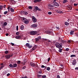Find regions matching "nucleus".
Listing matches in <instances>:
<instances>
[{
	"mask_svg": "<svg viewBox=\"0 0 78 78\" xmlns=\"http://www.w3.org/2000/svg\"><path fill=\"white\" fill-rule=\"evenodd\" d=\"M58 41L60 42L61 43H56L55 44V46H56L57 48H61L62 47V44H65L66 43V41H65L63 40L62 39V38L59 37H58Z\"/></svg>",
	"mask_w": 78,
	"mask_h": 78,
	"instance_id": "1",
	"label": "nucleus"
},
{
	"mask_svg": "<svg viewBox=\"0 0 78 78\" xmlns=\"http://www.w3.org/2000/svg\"><path fill=\"white\" fill-rule=\"evenodd\" d=\"M12 56H13L12 54L7 55H5V57L6 59H8L11 58V57H12Z\"/></svg>",
	"mask_w": 78,
	"mask_h": 78,
	"instance_id": "2",
	"label": "nucleus"
},
{
	"mask_svg": "<svg viewBox=\"0 0 78 78\" xmlns=\"http://www.w3.org/2000/svg\"><path fill=\"white\" fill-rule=\"evenodd\" d=\"M45 33L46 34H50V35H53V32L50 31V30H46L44 31Z\"/></svg>",
	"mask_w": 78,
	"mask_h": 78,
	"instance_id": "3",
	"label": "nucleus"
},
{
	"mask_svg": "<svg viewBox=\"0 0 78 78\" xmlns=\"http://www.w3.org/2000/svg\"><path fill=\"white\" fill-rule=\"evenodd\" d=\"M22 20H23V21L24 22V23L26 24H28L29 23V22L27 20V19L25 18H23Z\"/></svg>",
	"mask_w": 78,
	"mask_h": 78,
	"instance_id": "4",
	"label": "nucleus"
},
{
	"mask_svg": "<svg viewBox=\"0 0 78 78\" xmlns=\"http://www.w3.org/2000/svg\"><path fill=\"white\" fill-rule=\"evenodd\" d=\"M37 33V31H32L30 33L31 35H36V34Z\"/></svg>",
	"mask_w": 78,
	"mask_h": 78,
	"instance_id": "5",
	"label": "nucleus"
},
{
	"mask_svg": "<svg viewBox=\"0 0 78 78\" xmlns=\"http://www.w3.org/2000/svg\"><path fill=\"white\" fill-rule=\"evenodd\" d=\"M32 20L34 23H36L37 22V19L34 16H32Z\"/></svg>",
	"mask_w": 78,
	"mask_h": 78,
	"instance_id": "6",
	"label": "nucleus"
},
{
	"mask_svg": "<svg viewBox=\"0 0 78 78\" xmlns=\"http://www.w3.org/2000/svg\"><path fill=\"white\" fill-rule=\"evenodd\" d=\"M53 3L54 6H59V5L55 1L54 2L53 1Z\"/></svg>",
	"mask_w": 78,
	"mask_h": 78,
	"instance_id": "7",
	"label": "nucleus"
},
{
	"mask_svg": "<svg viewBox=\"0 0 78 78\" xmlns=\"http://www.w3.org/2000/svg\"><path fill=\"white\" fill-rule=\"evenodd\" d=\"M36 48H37V46H36V45H34V46L31 49V51H33L34 50H35Z\"/></svg>",
	"mask_w": 78,
	"mask_h": 78,
	"instance_id": "8",
	"label": "nucleus"
},
{
	"mask_svg": "<svg viewBox=\"0 0 78 78\" xmlns=\"http://www.w3.org/2000/svg\"><path fill=\"white\" fill-rule=\"evenodd\" d=\"M21 12L24 14V15H27L28 14V12L25 10L22 11Z\"/></svg>",
	"mask_w": 78,
	"mask_h": 78,
	"instance_id": "9",
	"label": "nucleus"
},
{
	"mask_svg": "<svg viewBox=\"0 0 78 78\" xmlns=\"http://www.w3.org/2000/svg\"><path fill=\"white\" fill-rule=\"evenodd\" d=\"M29 65L32 67H34L35 66V63L31 62L29 63Z\"/></svg>",
	"mask_w": 78,
	"mask_h": 78,
	"instance_id": "10",
	"label": "nucleus"
},
{
	"mask_svg": "<svg viewBox=\"0 0 78 78\" xmlns=\"http://www.w3.org/2000/svg\"><path fill=\"white\" fill-rule=\"evenodd\" d=\"M31 27L33 28H37V25L36 24H34L31 25Z\"/></svg>",
	"mask_w": 78,
	"mask_h": 78,
	"instance_id": "11",
	"label": "nucleus"
},
{
	"mask_svg": "<svg viewBox=\"0 0 78 78\" xmlns=\"http://www.w3.org/2000/svg\"><path fill=\"white\" fill-rule=\"evenodd\" d=\"M56 12H57V13H59V14H61V13H63V12L62 11H61L60 10H56Z\"/></svg>",
	"mask_w": 78,
	"mask_h": 78,
	"instance_id": "12",
	"label": "nucleus"
},
{
	"mask_svg": "<svg viewBox=\"0 0 78 78\" xmlns=\"http://www.w3.org/2000/svg\"><path fill=\"white\" fill-rule=\"evenodd\" d=\"M76 64V60L73 61V62L72 63V65L73 66H75Z\"/></svg>",
	"mask_w": 78,
	"mask_h": 78,
	"instance_id": "13",
	"label": "nucleus"
},
{
	"mask_svg": "<svg viewBox=\"0 0 78 78\" xmlns=\"http://www.w3.org/2000/svg\"><path fill=\"white\" fill-rule=\"evenodd\" d=\"M34 10L35 11H37L38 10V7L37 6H35L34 8Z\"/></svg>",
	"mask_w": 78,
	"mask_h": 78,
	"instance_id": "14",
	"label": "nucleus"
},
{
	"mask_svg": "<svg viewBox=\"0 0 78 78\" xmlns=\"http://www.w3.org/2000/svg\"><path fill=\"white\" fill-rule=\"evenodd\" d=\"M15 38L16 39H20V38H21V36L19 35L16 36L15 37Z\"/></svg>",
	"mask_w": 78,
	"mask_h": 78,
	"instance_id": "15",
	"label": "nucleus"
},
{
	"mask_svg": "<svg viewBox=\"0 0 78 78\" xmlns=\"http://www.w3.org/2000/svg\"><path fill=\"white\" fill-rule=\"evenodd\" d=\"M13 67L15 68V67H17V64L16 63H15L13 64Z\"/></svg>",
	"mask_w": 78,
	"mask_h": 78,
	"instance_id": "16",
	"label": "nucleus"
},
{
	"mask_svg": "<svg viewBox=\"0 0 78 78\" xmlns=\"http://www.w3.org/2000/svg\"><path fill=\"white\" fill-rule=\"evenodd\" d=\"M73 33H74V31L73 30H71L70 32V34L71 35H73Z\"/></svg>",
	"mask_w": 78,
	"mask_h": 78,
	"instance_id": "17",
	"label": "nucleus"
},
{
	"mask_svg": "<svg viewBox=\"0 0 78 78\" xmlns=\"http://www.w3.org/2000/svg\"><path fill=\"white\" fill-rule=\"evenodd\" d=\"M65 25H66L67 26H68V25H69V23L67 22H65Z\"/></svg>",
	"mask_w": 78,
	"mask_h": 78,
	"instance_id": "18",
	"label": "nucleus"
},
{
	"mask_svg": "<svg viewBox=\"0 0 78 78\" xmlns=\"http://www.w3.org/2000/svg\"><path fill=\"white\" fill-rule=\"evenodd\" d=\"M20 28L21 30H23L24 29V26H23V25H22L21 26Z\"/></svg>",
	"mask_w": 78,
	"mask_h": 78,
	"instance_id": "19",
	"label": "nucleus"
},
{
	"mask_svg": "<svg viewBox=\"0 0 78 78\" xmlns=\"http://www.w3.org/2000/svg\"><path fill=\"white\" fill-rule=\"evenodd\" d=\"M58 51L60 53H61V52H62V49H61V48H59V49L58 50Z\"/></svg>",
	"mask_w": 78,
	"mask_h": 78,
	"instance_id": "20",
	"label": "nucleus"
},
{
	"mask_svg": "<svg viewBox=\"0 0 78 78\" xmlns=\"http://www.w3.org/2000/svg\"><path fill=\"white\" fill-rule=\"evenodd\" d=\"M45 41H46L48 42H51V41L49 40H47V39H45Z\"/></svg>",
	"mask_w": 78,
	"mask_h": 78,
	"instance_id": "21",
	"label": "nucleus"
},
{
	"mask_svg": "<svg viewBox=\"0 0 78 78\" xmlns=\"http://www.w3.org/2000/svg\"><path fill=\"white\" fill-rule=\"evenodd\" d=\"M68 1L67 0H64L63 1V3H67Z\"/></svg>",
	"mask_w": 78,
	"mask_h": 78,
	"instance_id": "22",
	"label": "nucleus"
},
{
	"mask_svg": "<svg viewBox=\"0 0 78 78\" xmlns=\"http://www.w3.org/2000/svg\"><path fill=\"white\" fill-rule=\"evenodd\" d=\"M10 11L11 12H14V9L11 8H10Z\"/></svg>",
	"mask_w": 78,
	"mask_h": 78,
	"instance_id": "23",
	"label": "nucleus"
},
{
	"mask_svg": "<svg viewBox=\"0 0 78 78\" xmlns=\"http://www.w3.org/2000/svg\"><path fill=\"white\" fill-rule=\"evenodd\" d=\"M9 67L11 68H13V66L12 64H10L9 65Z\"/></svg>",
	"mask_w": 78,
	"mask_h": 78,
	"instance_id": "24",
	"label": "nucleus"
},
{
	"mask_svg": "<svg viewBox=\"0 0 78 78\" xmlns=\"http://www.w3.org/2000/svg\"><path fill=\"white\" fill-rule=\"evenodd\" d=\"M26 47H29L30 46V44L27 43L26 44Z\"/></svg>",
	"mask_w": 78,
	"mask_h": 78,
	"instance_id": "25",
	"label": "nucleus"
},
{
	"mask_svg": "<svg viewBox=\"0 0 78 78\" xmlns=\"http://www.w3.org/2000/svg\"><path fill=\"white\" fill-rule=\"evenodd\" d=\"M28 8L30 9H33V7L31 6H29L28 7Z\"/></svg>",
	"mask_w": 78,
	"mask_h": 78,
	"instance_id": "26",
	"label": "nucleus"
},
{
	"mask_svg": "<svg viewBox=\"0 0 78 78\" xmlns=\"http://www.w3.org/2000/svg\"><path fill=\"white\" fill-rule=\"evenodd\" d=\"M55 28L56 29V30L57 31H58V30H60V28L58 27H55Z\"/></svg>",
	"mask_w": 78,
	"mask_h": 78,
	"instance_id": "27",
	"label": "nucleus"
},
{
	"mask_svg": "<svg viewBox=\"0 0 78 78\" xmlns=\"http://www.w3.org/2000/svg\"><path fill=\"white\" fill-rule=\"evenodd\" d=\"M42 75H39V74H38L37 75V77H38V78H41V76L42 77Z\"/></svg>",
	"mask_w": 78,
	"mask_h": 78,
	"instance_id": "28",
	"label": "nucleus"
},
{
	"mask_svg": "<svg viewBox=\"0 0 78 78\" xmlns=\"http://www.w3.org/2000/svg\"><path fill=\"white\" fill-rule=\"evenodd\" d=\"M7 24L8 23H7L5 22L4 23L3 25H4V26H6Z\"/></svg>",
	"mask_w": 78,
	"mask_h": 78,
	"instance_id": "29",
	"label": "nucleus"
},
{
	"mask_svg": "<svg viewBox=\"0 0 78 78\" xmlns=\"http://www.w3.org/2000/svg\"><path fill=\"white\" fill-rule=\"evenodd\" d=\"M75 56H76L75 55H71V58H73V57H75Z\"/></svg>",
	"mask_w": 78,
	"mask_h": 78,
	"instance_id": "30",
	"label": "nucleus"
},
{
	"mask_svg": "<svg viewBox=\"0 0 78 78\" xmlns=\"http://www.w3.org/2000/svg\"><path fill=\"white\" fill-rule=\"evenodd\" d=\"M3 9V6L0 5V11H1L2 9Z\"/></svg>",
	"mask_w": 78,
	"mask_h": 78,
	"instance_id": "31",
	"label": "nucleus"
},
{
	"mask_svg": "<svg viewBox=\"0 0 78 78\" xmlns=\"http://www.w3.org/2000/svg\"><path fill=\"white\" fill-rule=\"evenodd\" d=\"M8 53H9V52H8V51H5V54H8Z\"/></svg>",
	"mask_w": 78,
	"mask_h": 78,
	"instance_id": "32",
	"label": "nucleus"
},
{
	"mask_svg": "<svg viewBox=\"0 0 78 78\" xmlns=\"http://www.w3.org/2000/svg\"><path fill=\"white\" fill-rule=\"evenodd\" d=\"M20 63H21L20 61L19 60L17 61V64H20Z\"/></svg>",
	"mask_w": 78,
	"mask_h": 78,
	"instance_id": "33",
	"label": "nucleus"
},
{
	"mask_svg": "<svg viewBox=\"0 0 78 78\" xmlns=\"http://www.w3.org/2000/svg\"><path fill=\"white\" fill-rule=\"evenodd\" d=\"M35 41H36V42H38V41H39V39H38L37 38H36Z\"/></svg>",
	"mask_w": 78,
	"mask_h": 78,
	"instance_id": "34",
	"label": "nucleus"
},
{
	"mask_svg": "<svg viewBox=\"0 0 78 78\" xmlns=\"http://www.w3.org/2000/svg\"><path fill=\"white\" fill-rule=\"evenodd\" d=\"M47 70H48V71H49V70H50V67H48L47 68Z\"/></svg>",
	"mask_w": 78,
	"mask_h": 78,
	"instance_id": "35",
	"label": "nucleus"
},
{
	"mask_svg": "<svg viewBox=\"0 0 78 78\" xmlns=\"http://www.w3.org/2000/svg\"><path fill=\"white\" fill-rule=\"evenodd\" d=\"M69 48H66V51H69Z\"/></svg>",
	"mask_w": 78,
	"mask_h": 78,
	"instance_id": "36",
	"label": "nucleus"
},
{
	"mask_svg": "<svg viewBox=\"0 0 78 78\" xmlns=\"http://www.w3.org/2000/svg\"><path fill=\"white\" fill-rule=\"evenodd\" d=\"M41 78H46V75H43L42 76V77Z\"/></svg>",
	"mask_w": 78,
	"mask_h": 78,
	"instance_id": "37",
	"label": "nucleus"
},
{
	"mask_svg": "<svg viewBox=\"0 0 78 78\" xmlns=\"http://www.w3.org/2000/svg\"><path fill=\"white\" fill-rule=\"evenodd\" d=\"M48 14L50 15L52 14V13L51 12H48Z\"/></svg>",
	"mask_w": 78,
	"mask_h": 78,
	"instance_id": "38",
	"label": "nucleus"
},
{
	"mask_svg": "<svg viewBox=\"0 0 78 78\" xmlns=\"http://www.w3.org/2000/svg\"><path fill=\"white\" fill-rule=\"evenodd\" d=\"M4 66H2L0 68V70H1L2 69H3V67H4Z\"/></svg>",
	"mask_w": 78,
	"mask_h": 78,
	"instance_id": "39",
	"label": "nucleus"
},
{
	"mask_svg": "<svg viewBox=\"0 0 78 78\" xmlns=\"http://www.w3.org/2000/svg\"><path fill=\"white\" fill-rule=\"evenodd\" d=\"M68 8L69 9V10H72V7H69Z\"/></svg>",
	"mask_w": 78,
	"mask_h": 78,
	"instance_id": "40",
	"label": "nucleus"
},
{
	"mask_svg": "<svg viewBox=\"0 0 78 78\" xmlns=\"http://www.w3.org/2000/svg\"><path fill=\"white\" fill-rule=\"evenodd\" d=\"M49 6H50V7H54V6H54V5H49Z\"/></svg>",
	"mask_w": 78,
	"mask_h": 78,
	"instance_id": "41",
	"label": "nucleus"
},
{
	"mask_svg": "<svg viewBox=\"0 0 78 78\" xmlns=\"http://www.w3.org/2000/svg\"><path fill=\"white\" fill-rule=\"evenodd\" d=\"M78 4L74 3V6H78Z\"/></svg>",
	"mask_w": 78,
	"mask_h": 78,
	"instance_id": "42",
	"label": "nucleus"
},
{
	"mask_svg": "<svg viewBox=\"0 0 78 78\" xmlns=\"http://www.w3.org/2000/svg\"><path fill=\"white\" fill-rule=\"evenodd\" d=\"M32 47H33V46H32V45H31L30 46H29L28 48H32Z\"/></svg>",
	"mask_w": 78,
	"mask_h": 78,
	"instance_id": "43",
	"label": "nucleus"
},
{
	"mask_svg": "<svg viewBox=\"0 0 78 78\" xmlns=\"http://www.w3.org/2000/svg\"><path fill=\"white\" fill-rule=\"evenodd\" d=\"M34 3H37V2H37V0H34Z\"/></svg>",
	"mask_w": 78,
	"mask_h": 78,
	"instance_id": "44",
	"label": "nucleus"
},
{
	"mask_svg": "<svg viewBox=\"0 0 78 78\" xmlns=\"http://www.w3.org/2000/svg\"><path fill=\"white\" fill-rule=\"evenodd\" d=\"M7 13H8V11H5L4 12V14H7Z\"/></svg>",
	"mask_w": 78,
	"mask_h": 78,
	"instance_id": "45",
	"label": "nucleus"
},
{
	"mask_svg": "<svg viewBox=\"0 0 78 78\" xmlns=\"http://www.w3.org/2000/svg\"><path fill=\"white\" fill-rule=\"evenodd\" d=\"M16 30L17 31H18V30H19V27H18V26H16Z\"/></svg>",
	"mask_w": 78,
	"mask_h": 78,
	"instance_id": "46",
	"label": "nucleus"
},
{
	"mask_svg": "<svg viewBox=\"0 0 78 78\" xmlns=\"http://www.w3.org/2000/svg\"><path fill=\"white\" fill-rule=\"evenodd\" d=\"M48 9H50L51 10H53V8L51 7H48Z\"/></svg>",
	"mask_w": 78,
	"mask_h": 78,
	"instance_id": "47",
	"label": "nucleus"
},
{
	"mask_svg": "<svg viewBox=\"0 0 78 78\" xmlns=\"http://www.w3.org/2000/svg\"><path fill=\"white\" fill-rule=\"evenodd\" d=\"M19 32H17L16 33V35H19Z\"/></svg>",
	"mask_w": 78,
	"mask_h": 78,
	"instance_id": "48",
	"label": "nucleus"
},
{
	"mask_svg": "<svg viewBox=\"0 0 78 78\" xmlns=\"http://www.w3.org/2000/svg\"><path fill=\"white\" fill-rule=\"evenodd\" d=\"M37 38H38L39 40L41 39V36L38 37Z\"/></svg>",
	"mask_w": 78,
	"mask_h": 78,
	"instance_id": "49",
	"label": "nucleus"
},
{
	"mask_svg": "<svg viewBox=\"0 0 78 78\" xmlns=\"http://www.w3.org/2000/svg\"><path fill=\"white\" fill-rule=\"evenodd\" d=\"M50 58H48V62H49L50 61Z\"/></svg>",
	"mask_w": 78,
	"mask_h": 78,
	"instance_id": "50",
	"label": "nucleus"
},
{
	"mask_svg": "<svg viewBox=\"0 0 78 78\" xmlns=\"http://www.w3.org/2000/svg\"><path fill=\"white\" fill-rule=\"evenodd\" d=\"M11 44H11L12 45V46H14V43H11Z\"/></svg>",
	"mask_w": 78,
	"mask_h": 78,
	"instance_id": "51",
	"label": "nucleus"
},
{
	"mask_svg": "<svg viewBox=\"0 0 78 78\" xmlns=\"http://www.w3.org/2000/svg\"><path fill=\"white\" fill-rule=\"evenodd\" d=\"M35 66L36 67H37V68L38 67V65H37V64L36 65V64H35Z\"/></svg>",
	"mask_w": 78,
	"mask_h": 78,
	"instance_id": "52",
	"label": "nucleus"
},
{
	"mask_svg": "<svg viewBox=\"0 0 78 78\" xmlns=\"http://www.w3.org/2000/svg\"><path fill=\"white\" fill-rule=\"evenodd\" d=\"M57 78H61L60 77V76H59V75H57Z\"/></svg>",
	"mask_w": 78,
	"mask_h": 78,
	"instance_id": "53",
	"label": "nucleus"
},
{
	"mask_svg": "<svg viewBox=\"0 0 78 78\" xmlns=\"http://www.w3.org/2000/svg\"><path fill=\"white\" fill-rule=\"evenodd\" d=\"M41 68H44V67H45V66L44 65H41Z\"/></svg>",
	"mask_w": 78,
	"mask_h": 78,
	"instance_id": "54",
	"label": "nucleus"
},
{
	"mask_svg": "<svg viewBox=\"0 0 78 78\" xmlns=\"http://www.w3.org/2000/svg\"><path fill=\"white\" fill-rule=\"evenodd\" d=\"M37 10L39 11H41V9H39V8H38Z\"/></svg>",
	"mask_w": 78,
	"mask_h": 78,
	"instance_id": "55",
	"label": "nucleus"
},
{
	"mask_svg": "<svg viewBox=\"0 0 78 78\" xmlns=\"http://www.w3.org/2000/svg\"><path fill=\"white\" fill-rule=\"evenodd\" d=\"M76 0H71V2H74L75 1H76Z\"/></svg>",
	"mask_w": 78,
	"mask_h": 78,
	"instance_id": "56",
	"label": "nucleus"
},
{
	"mask_svg": "<svg viewBox=\"0 0 78 78\" xmlns=\"http://www.w3.org/2000/svg\"><path fill=\"white\" fill-rule=\"evenodd\" d=\"M10 75V74H9V73L7 74V76H9Z\"/></svg>",
	"mask_w": 78,
	"mask_h": 78,
	"instance_id": "57",
	"label": "nucleus"
},
{
	"mask_svg": "<svg viewBox=\"0 0 78 78\" xmlns=\"http://www.w3.org/2000/svg\"><path fill=\"white\" fill-rule=\"evenodd\" d=\"M68 42H69V43H71V42H72V41H71V40H69L68 41Z\"/></svg>",
	"mask_w": 78,
	"mask_h": 78,
	"instance_id": "58",
	"label": "nucleus"
},
{
	"mask_svg": "<svg viewBox=\"0 0 78 78\" xmlns=\"http://www.w3.org/2000/svg\"><path fill=\"white\" fill-rule=\"evenodd\" d=\"M26 68V66H24L23 67V69H25Z\"/></svg>",
	"mask_w": 78,
	"mask_h": 78,
	"instance_id": "59",
	"label": "nucleus"
},
{
	"mask_svg": "<svg viewBox=\"0 0 78 78\" xmlns=\"http://www.w3.org/2000/svg\"><path fill=\"white\" fill-rule=\"evenodd\" d=\"M41 0H37V1L38 2H41Z\"/></svg>",
	"mask_w": 78,
	"mask_h": 78,
	"instance_id": "60",
	"label": "nucleus"
},
{
	"mask_svg": "<svg viewBox=\"0 0 78 78\" xmlns=\"http://www.w3.org/2000/svg\"><path fill=\"white\" fill-rule=\"evenodd\" d=\"M7 9H10V6H9L8 7V8H7Z\"/></svg>",
	"mask_w": 78,
	"mask_h": 78,
	"instance_id": "61",
	"label": "nucleus"
},
{
	"mask_svg": "<svg viewBox=\"0 0 78 78\" xmlns=\"http://www.w3.org/2000/svg\"><path fill=\"white\" fill-rule=\"evenodd\" d=\"M75 70H78V67L75 68Z\"/></svg>",
	"mask_w": 78,
	"mask_h": 78,
	"instance_id": "62",
	"label": "nucleus"
},
{
	"mask_svg": "<svg viewBox=\"0 0 78 78\" xmlns=\"http://www.w3.org/2000/svg\"><path fill=\"white\" fill-rule=\"evenodd\" d=\"M11 2H15V1H14V0H10Z\"/></svg>",
	"mask_w": 78,
	"mask_h": 78,
	"instance_id": "63",
	"label": "nucleus"
},
{
	"mask_svg": "<svg viewBox=\"0 0 78 78\" xmlns=\"http://www.w3.org/2000/svg\"><path fill=\"white\" fill-rule=\"evenodd\" d=\"M22 78H27V76H25V77H22Z\"/></svg>",
	"mask_w": 78,
	"mask_h": 78,
	"instance_id": "64",
	"label": "nucleus"
}]
</instances>
